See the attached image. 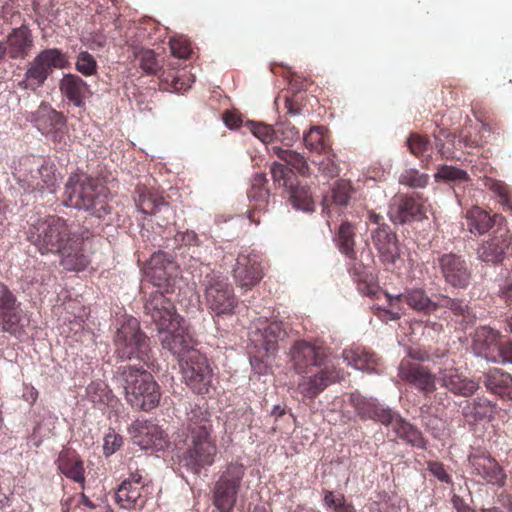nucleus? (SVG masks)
Here are the masks:
<instances>
[{
  "instance_id": "28",
  "label": "nucleus",
  "mask_w": 512,
  "mask_h": 512,
  "mask_svg": "<svg viewBox=\"0 0 512 512\" xmlns=\"http://www.w3.org/2000/svg\"><path fill=\"white\" fill-rule=\"evenodd\" d=\"M439 378L441 385L455 395L470 397L479 388L476 381L463 375L457 368L441 369Z\"/></svg>"
},
{
  "instance_id": "32",
  "label": "nucleus",
  "mask_w": 512,
  "mask_h": 512,
  "mask_svg": "<svg viewBox=\"0 0 512 512\" xmlns=\"http://www.w3.org/2000/svg\"><path fill=\"white\" fill-rule=\"evenodd\" d=\"M58 470L67 478L82 486L85 482L84 462L79 454L72 449H64L59 453L56 460Z\"/></svg>"
},
{
  "instance_id": "58",
  "label": "nucleus",
  "mask_w": 512,
  "mask_h": 512,
  "mask_svg": "<svg viewBox=\"0 0 512 512\" xmlns=\"http://www.w3.org/2000/svg\"><path fill=\"white\" fill-rule=\"evenodd\" d=\"M407 146L413 155L421 157L428 151L430 141L427 136L411 133L407 139Z\"/></svg>"
},
{
  "instance_id": "8",
  "label": "nucleus",
  "mask_w": 512,
  "mask_h": 512,
  "mask_svg": "<svg viewBox=\"0 0 512 512\" xmlns=\"http://www.w3.org/2000/svg\"><path fill=\"white\" fill-rule=\"evenodd\" d=\"M245 476V467L240 462L226 465L213 489V504L220 512H232Z\"/></svg>"
},
{
  "instance_id": "43",
  "label": "nucleus",
  "mask_w": 512,
  "mask_h": 512,
  "mask_svg": "<svg viewBox=\"0 0 512 512\" xmlns=\"http://www.w3.org/2000/svg\"><path fill=\"white\" fill-rule=\"evenodd\" d=\"M270 152H272L274 155H276L279 159L286 162L288 165H290L293 169H295L300 175L302 176H308L310 173L309 165L304 158L303 155L300 153L285 149L278 145H273L272 147L268 148Z\"/></svg>"
},
{
  "instance_id": "15",
  "label": "nucleus",
  "mask_w": 512,
  "mask_h": 512,
  "mask_svg": "<svg viewBox=\"0 0 512 512\" xmlns=\"http://www.w3.org/2000/svg\"><path fill=\"white\" fill-rule=\"evenodd\" d=\"M92 237L88 229L75 232V235L57 253L60 256V264L70 272L84 271L91 263L86 246Z\"/></svg>"
},
{
  "instance_id": "33",
  "label": "nucleus",
  "mask_w": 512,
  "mask_h": 512,
  "mask_svg": "<svg viewBox=\"0 0 512 512\" xmlns=\"http://www.w3.org/2000/svg\"><path fill=\"white\" fill-rule=\"evenodd\" d=\"M352 403L355 407L357 415L362 420H375L383 425L388 426L393 417V411L385 408L375 400L365 399L362 397H352Z\"/></svg>"
},
{
  "instance_id": "36",
  "label": "nucleus",
  "mask_w": 512,
  "mask_h": 512,
  "mask_svg": "<svg viewBox=\"0 0 512 512\" xmlns=\"http://www.w3.org/2000/svg\"><path fill=\"white\" fill-rule=\"evenodd\" d=\"M86 397L99 409L114 408L119 402L109 386L102 380L92 381L86 387Z\"/></svg>"
},
{
  "instance_id": "25",
  "label": "nucleus",
  "mask_w": 512,
  "mask_h": 512,
  "mask_svg": "<svg viewBox=\"0 0 512 512\" xmlns=\"http://www.w3.org/2000/svg\"><path fill=\"white\" fill-rule=\"evenodd\" d=\"M33 47V34L27 26L22 25L13 28L6 36L4 54L12 60H24L30 55Z\"/></svg>"
},
{
  "instance_id": "54",
  "label": "nucleus",
  "mask_w": 512,
  "mask_h": 512,
  "mask_svg": "<svg viewBox=\"0 0 512 512\" xmlns=\"http://www.w3.org/2000/svg\"><path fill=\"white\" fill-rule=\"evenodd\" d=\"M435 145L442 158L452 159L454 152L450 147L446 146V142L454 145L455 137L452 133L444 128H439L437 132H434Z\"/></svg>"
},
{
  "instance_id": "49",
  "label": "nucleus",
  "mask_w": 512,
  "mask_h": 512,
  "mask_svg": "<svg viewBox=\"0 0 512 512\" xmlns=\"http://www.w3.org/2000/svg\"><path fill=\"white\" fill-rule=\"evenodd\" d=\"M290 200L292 204L304 211L312 209L313 201L312 195L307 187L296 185L295 183L288 190Z\"/></svg>"
},
{
  "instance_id": "10",
  "label": "nucleus",
  "mask_w": 512,
  "mask_h": 512,
  "mask_svg": "<svg viewBox=\"0 0 512 512\" xmlns=\"http://www.w3.org/2000/svg\"><path fill=\"white\" fill-rule=\"evenodd\" d=\"M32 125L45 137L55 144L65 142L67 134V120L61 113L48 103L41 102L38 108L27 118Z\"/></svg>"
},
{
  "instance_id": "30",
  "label": "nucleus",
  "mask_w": 512,
  "mask_h": 512,
  "mask_svg": "<svg viewBox=\"0 0 512 512\" xmlns=\"http://www.w3.org/2000/svg\"><path fill=\"white\" fill-rule=\"evenodd\" d=\"M148 490L143 485H132L123 481L115 492V501L120 508L141 511L148 498Z\"/></svg>"
},
{
  "instance_id": "41",
  "label": "nucleus",
  "mask_w": 512,
  "mask_h": 512,
  "mask_svg": "<svg viewBox=\"0 0 512 512\" xmlns=\"http://www.w3.org/2000/svg\"><path fill=\"white\" fill-rule=\"evenodd\" d=\"M58 186V178L56 175V168L53 164H43L37 170L35 175L31 176V181L28 183V188L31 191L43 192L48 190L51 193L56 191Z\"/></svg>"
},
{
  "instance_id": "21",
  "label": "nucleus",
  "mask_w": 512,
  "mask_h": 512,
  "mask_svg": "<svg viewBox=\"0 0 512 512\" xmlns=\"http://www.w3.org/2000/svg\"><path fill=\"white\" fill-rule=\"evenodd\" d=\"M326 359L325 349L307 341H297L290 349V360L298 374L312 373L321 367Z\"/></svg>"
},
{
  "instance_id": "4",
  "label": "nucleus",
  "mask_w": 512,
  "mask_h": 512,
  "mask_svg": "<svg viewBox=\"0 0 512 512\" xmlns=\"http://www.w3.org/2000/svg\"><path fill=\"white\" fill-rule=\"evenodd\" d=\"M74 235L66 219L49 215L30 225L27 239L42 255L57 254Z\"/></svg>"
},
{
  "instance_id": "3",
  "label": "nucleus",
  "mask_w": 512,
  "mask_h": 512,
  "mask_svg": "<svg viewBox=\"0 0 512 512\" xmlns=\"http://www.w3.org/2000/svg\"><path fill=\"white\" fill-rule=\"evenodd\" d=\"M121 377L125 399L133 409L149 412L159 405L160 387L150 372L143 367L126 365L122 367Z\"/></svg>"
},
{
  "instance_id": "56",
  "label": "nucleus",
  "mask_w": 512,
  "mask_h": 512,
  "mask_svg": "<svg viewBox=\"0 0 512 512\" xmlns=\"http://www.w3.org/2000/svg\"><path fill=\"white\" fill-rule=\"evenodd\" d=\"M436 180L443 181H467L469 176L466 171L451 165H443L438 168L435 174Z\"/></svg>"
},
{
  "instance_id": "17",
  "label": "nucleus",
  "mask_w": 512,
  "mask_h": 512,
  "mask_svg": "<svg viewBox=\"0 0 512 512\" xmlns=\"http://www.w3.org/2000/svg\"><path fill=\"white\" fill-rule=\"evenodd\" d=\"M426 199L419 193L395 195L390 204L389 217L394 223L404 224L421 219L426 212Z\"/></svg>"
},
{
  "instance_id": "55",
  "label": "nucleus",
  "mask_w": 512,
  "mask_h": 512,
  "mask_svg": "<svg viewBox=\"0 0 512 512\" xmlns=\"http://www.w3.org/2000/svg\"><path fill=\"white\" fill-rule=\"evenodd\" d=\"M429 176L416 169H406L399 176V183L411 188H423L428 184Z\"/></svg>"
},
{
  "instance_id": "26",
  "label": "nucleus",
  "mask_w": 512,
  "mask_h": 512,
  "mask_svg": "<svg viewBox=\"0 0 512 512\" xmlns=\"http://www.w3.org/2000/svg\"><path fill=\"white\" fill-rule=\"evenodd\" d=\"M372 241L378 250L381 261L386 266H394L400 257V249L396 235L388 225L377 227L372 232Z\"/></svg>"
},
{
  "instance_id": "35",
  "label": "nucleus",
  "mask_w": 512,
  "mask_h": 512,
  "mask_svg": "<svg viewBox=\"0 0 512 512\" xmlns=\"http://www.w3.org/2000/svg\"><path fill=\"white\" fill-rule=\"evenodd\" d=\"M464 218L467 230L475 236H481L494 227L498 214L491 215L483 208L473 206L467 210Z\"/></svg>"
},
{
  "instance_id": "44",
  "label": "nucleus",
  "mask_w": 512,
  "mask_h": 512,
  "mask_svg": "<svg viewBox=\"0 0 512 512\" xmlns=\"http://www.w3.org/2000/svg\"><path fill=\"white\" fill-rule=\"evenodd\" d=\"M336 244L340 252L352 261L356 260L355 227L349 222H343L336 235Z\"/></svg>"
},
{
  "instance_id": "51",
  "label": "nucleus",
  "mask_w": 512,
  "mask_h": 512,
  "mask_svg": "<svg viewBox=\"0 0 512 512\" xmlns=\"http://www.w3.org/2000/svg\"><path fill=\"white\" fill-rule=\"evenodd\" d=\"M487 132H489V130L485 125H482L480 129L465 127L460 131L459 141L462 142L465 147L477 148L486 143L484 140V133Z\"/></svg>"
},
{
  "instance_id": "61",
  "label": "nucleus",
  "mask_w": 512,
  "mask_h": 512,
  "mask_svg": "<svg viewBox=\"0 0 512 512\" xmlns=\"http://www.w3.org/2000/svg\"><path fill=\"white\" fill-rule=\"evenodd\" d=\"M324 154L323 158L317 162L319 171L327 178L337 177L340 173V169L334 160L335 155L331 154L330 150Z\"/></svg>"
},
{
  "instance_id": "46",
  "label": "nucleus",
  "mask_w": 512,
  "mask_h": 512,
  "mask_svg": "<svg viewBox=\"0 0 512 512\" xmlns=\"http://www.w3.org/2000/svg\"><path fill=\"white\" fill-rule=\"evenodd\" d=\"M248 198L250 200V210L248 213L249 220L258 225L260 224V218L256 217L259 212H265L269 204V190L268 189H249Z\"/></svg>"
},
{
  "instance_id": "48",
  "label": "nucleus",
  "mask_w": 512,
  "mask_h": 512,
  "mask_svg": "<svg viewBox=\"0 0 512 512\" xmlns=\"http://www.w3.org/2000/svg\"><path fill=\"white\" fill-rule=\"evenodd\" d=\"M484 186L499 198L504 210L512 212V191L506 183L487 177L484 179Z\"/></svg>"
},
{
  "instance_id": "29",
  "label": "nucleus",
  "mask_w": 512,
  "mask_h": 512,
  "mask_svg": "<svg viewBox=\"0 0 512 512\" xmlns=\"http://www.w3.org/2000/svg\"><path fill=\"white\" fill-rule=\"evenodd\" d=\"M177 269L178 267L172 255L158 251L150 258L148 275L155 286L161 287L169 283V280L176 274Z\"/></svg>"
},
{
  "instance_id": "16",
  "label": "nucleus",
  "mask_w": 512,
  "mask_h": 512,
  "mask_svg": "<svg viewBox=\"0 0 512 512\" xmlns=\"http://www.w3.org/2000/svg\"><path fill=\"white\" fill-rule=\"evenodd\" d=\"M399 378L418 390L424 398L430 399V395L436 390V375L421 363L402 359L398 367Z\"/></svg>"
},
{
  "instance_id": "37",
  "label": "nucleus",
  "mask_w": 512,
  "mask_h": 512,
  "mask_svg": "<svg viewBox=\"0 0 512 512\" xmlns=\"http://www.w3.org/2000/svg\"><path fill=\"white\" fill-rule=\"evenodd\" d=\"M484 385L490 392L512 400V376L501 369L489 370Z\"/></svg>"
},
{
  "instance_id": "24",
  "label": "nucleus",
  "mask_w": 512,
  "mask_h": 512,
  "mask_svg": "<svg viewBox=\"0 0 512 512\" xmlns=\"http://www.w3.org/2000/svg\"><path fill=\"white\" fill-rule=\"evenodd\" d=\"M388 304L394 307L398 302H405L411 309L424 315H430L438 310V296L432 300L422 288L406 289L404 293L391 296L385 293Z\"/></svg>"
},
{
  "instance_id": "14",
  "label": "nucleus",
  "mask_w": 512,
  "mask_h": 512,
  "mask_svg": "<svg viewBox=\"0 0 512 512\" xmlns=\"http://www.w3.org/2000/svg\"><path fill=\"white\" fill-rule=\"evenodd\" d=\"M144 309L145 315L150 318L158 332L171 329L178 322H183L173 301L161 291H154L149 295Z\"/></svg>"
},
{
  "instance_id": "64",
  "label": "nucleus",
  "mask_w": 512,
  "mask_h": 512,
  "mask_svg": "<svg viewBox=\"0 0 512 512\" xmlns=\"http://www.w3.org/2000/svg\"><path fill=\"white\" fill-rule=\"evenodd\" d=\"M103 453L106 457L114 454L123 445V438L114 430L107 433L103 439Z\"/></svg>"
},
{
  "instance_id": "2",
  "label": "nucleus",
  "mask_w": 512,
  "mask_h": 512,
  "mask_svg": "<svg viewBox=\"0 0 512 512\" xmlns=\"http://www.w3.org/2000/svg\"><path fill=\"white\" fill-rule=\"evenodd\" d=\"M63 203L67 207L84 209L98 218L110 212L107 188L98 179L83 172L69 176L65 184Z\"/></svg>"
},
{
  "instance_id": "47",
  "label": "nucleus",
  "mask_w": 512,
  "mask_h": 512,
  "mask_svg": "<svg viewBox=\"0 0 512 512\" xmlns=\"http://www.w3.org/2000/svg\"><path fill=\"white\" fill-rule=\"evenodd\" d=\"M349 273L354 277L358 283V290L366 296H376L379 292V286L373 282H369V275L365 272V267L362 263H354L349 265Z\"/></svg>"
},
{
  "instance_id": "31",
  "label": "nucleus",
  "mask_w": 512,
  "mask_h": 512,
  "mask_svg": "<svg viewBox=\"0 0 512 512\" xmlns=\"http://www.w3.org/2000/svg\"><path fill=\"white\" fill-rule=\"evenodd\" d=\"M134 201L139 211L145 215H155L169 205L163 192L145 185L136 187Z\"/></svg>"
},
{
  "instance_id": "7",
  "label": "nucleus",
  "mask_w": 512,
  "mask_h": 512,
  "mask_svg": "<svg viewBox=\"0 0 512 512\" xmlns=\"http://www.w3.org/2000/svg\"><path fill=\"white\" fill-rule=\"evenodd\" d=\"M116 353L121 359H138L145 364L150 360L149 339L140 329L139 321L131 317L122 323L115 335Z\"/></svg>"
},
{
  "instance_id": "59",
  "label": "nucleus",
  "mask_w": 512,
  "mask_h": 512,
  "mask_svg": "<svg viewBox=\"0 0 512 512\" xmlns=\"http://www.w3.org/2000/svg\"><path fill=\"white\" fill-rule=\"evenodd\" d=\"M472 405L475 420L490 418L494 414L495 404L485 397H477Z\"/></svg>"
},
{
  "instance_id": "45",
  "label": "nucleus",
  "mask_w": 512,
  "mask_h": 512,
  "mask_svg": "<svg viewBox=\"0 0 512 512\" xmlns=\"http://www.w3.org/2000/svg\"><path fill=\"white\" fill-rule=\"evenodd\" d=\"M306 148L318 153H327L331 150L329 137L324 126H314L303 135Z\"/></svg>"
},
{
  "instance_id": "50",
  "label": "nucleus",
  "mask_w": 512,
  "mask_h": 512,
  "mask_svg": "<svg viewBox=\"0 0 512 512\" xmlns=\"http://www.w3.org/2000/svg\"><path fill=\"white\" fill-rule=\"evenodd\" d=\"M324 504L333 512H356L354 505L345 496L334 491L324 490Z\"/></svg>"
},
{
  "instance_id": "13",
  "label": "nucleus",
  "mask_w": 512,
  "mask_h": 512,
  "mask_svg": "<svg viewBox=\"0 0 512 512\" xmlns=\"http://www.w3.org/2000/svg\"><path fill=\"white\" fill-rule=\"evenodd\" d=\"M28 320L21 303L7 285L0 282V326L3 332L13 336L21 335Z\"/></svg>"
},
{
  "instance_id": "63",
  "label": "nucleus",
  "mask_w": 512,
  "mask_h": 512,
  "mask_svg": "<svg viewBox=\"0 0 512 512\" xmlns=\"http://www.w3.org/2000/svg\"><path fill=\"white\" fill-rule=\"evenodd\" d=\"M129 470L130 475L127 479L124 481L130 482L133 486L134 485H143L146 490L149 489L150 480L148 479L147 475L145 474L143 469H139L137 466L136 461L130 460L129 462Z\"/></svg>"
},
{
  "instance_id": "22",
  "label": "nucleus",
  "mask_w": 512,
  "mask_h": 512,
  "mask_svg": "<svg viewBox=\"0 0 512 512\" xmlns=\"http://www.w3.org/2000/svg\"><path fill=\"white\" fill-rule=\"evenodd\" d=\"M340 378V371L334 365L324 363L321 367H316L315 373L304 374L297 389L304 397L314 399Z\"/></svg>"
},
{
  "instance_id": "39",
  "label": "nucleus",
  "mask_w": 512,
  "mask_h": 512,
  "mask_svg": "<svg viewBox=\"0 0 512 512\" xmlns=\"http://www.w3.org/2000/svg\"><path fill=\"white\" fill-rule=\"evenodd\" d=\"M60 90L75 106L81 107L90 93L87 84L78 76L68 74L60 82Z\"/></svg>"
},
{
  "instance_id": "57",
  "label": "nucleus",
  "mask_w": 512,
  "mask_h": 512,
  "mask_svg": "<svg viewBox=\"0 0 512 512\" xmlns=\"http://www.w3.org/2000/svg\"><path fill=\"white\" fill-rule=\"evenodd\" d=\"M249 127L255 137L271 147L275 144V129L267 124L250 122Z\"/></svg>"
},
{
  "instance_id": "40",
  "label": "nucleus",
  "mask_w": 512,
  "mask_h": 512,
  "mask_svg": "<svg viewBox=\"0 0 512 512\" xmlns=\"http://www.w3.org/2000/svg\"><path fill=\"white\" fill-rule=\"evenodd\" d=\"M499 334L496 330L482 326L476 329L473 336V350L476 354L488 358L490 353L498 349Z\"/></svg>"
},
{
  "instance_id": "38",
  "label": "nucleus",
  "mask_w": 512,
  "mask_h": 512,
  "mask_svg": "<svg viewBox=\"0 0 512 512\" xmlns=\"http://www.w3.org/2000/svg\"><path fill=\"white\" fill-rule=\"evenodd\" d=\"M449 309L455 318L464 329L466 325L472 324L475 320V315L469 306L461 299L450 298L447 295H438V309Z\"/></svg>"
},
{
  "instance_id": "5",
  "label": "nucleus",
  "mask_w": 512,
  "mask_h": 512,
  "mask_svg": "<svg viewBox=\"0 0 512 512\" xmlns=\"http://www.w3.org/2000/svg\"><path fill=\"white\" fill-rule=\"evenodd\" d=\"M204 304L213 317L232 315L238 305L232 284L222 273L208 270L200 280Z\"/></svg>"
},
{
  "instance_id": "52",
  "label": "nucleus",
  "mask_w": 512,
  "mask_h": 512,
  "mask_svg": "<svg viewBox=\"0 0 512 512\" xmlns=\"http://www.w3.org/2000/svg\"><path fill=\"white\" fill-rule=\"evenodd\" d=\"M270 170L274 183L284 187L286 190L291 188L296 181L292 169L279 162H273Z\"/></svg>"
},
{
  "instance_id": "27",
  "label": "nucleus",
  "mask_w": 512,
  "mask_h": 512,
  "mask_svg": "<svg viewBox=\"0 0 512 512\" xmlns=\"http://www.w3.org/2000/svg\"><path fill=\"white\" fill-rule=\"evenodd\" d=\"M160 341L164 349L169 350L173 355H177L180 359L187 354L192 348V337L183 326L182 322H178L171 329L158 332Z\"/></svg>"
},
{
  "instance_id": "53",
  "label": "nucleus",
  "mask_w": 512,
  "mask_h": 512,
  "mask_svg": "<svg viewBox=\"0 0 512 512\" xmlns=\"http://www.w3.org/2000/svg\"><path fill=\"white\" fill-rule=\"evenodd\" d=\"M300 137L299 130L290 123H282L275 129V144L281 143L283 146H292Z\"/></svg>"
},
{
  "instance_id": "62",
  "label": "nucleus",
  "mask_w": 512,
  "mask_h": 512,
  "mask_svg": "<svg viewBox=\"0 0 512 512\" xmlns=\"http://www.w3.org/2000/svg\"><path fill=\"white\" fill-rule=\"evenodd\" d=\"M140 67L148 74H156L160 65L156 54L152 50H142L139 53Z\"/></svg>"
},
{
  "instance_id": "1",
  "label": "nucleus",
  "mask_w": 512,
  "mask_h": 512,
  "mask_svg": "<svg viewBox=\"0 0 512 512\" xmlns=\"http://www.w3.org/2000/svg\"><path fill=\"white\" fill-rule=\"evenodd\" d=\"M175 446L180 463L194 473H199L204 467L214 463L217 444L207 410L199 406L191 409L187 414L186 424L177 434Z\"/></svg>"
},
{
  "instance_id": "9",
  "label": "nucleus",
  "mask_w": 512,
  "mask_h": 512,
  "mask_svg": "<svg viewBox=\"0 0 512 512\" xmlns=\"http://www.w3.org/2000/svg\"><path fill=\"white\" fill-rule=\"evenodd\" d=\"M185 384L196 394H207L212 387L213 369L207 357L198 350H188L179 359Z\"/></svg>"
},
{
  "instance_id": "23",
  "label": "nucleus",
  "mask_w": 512,
  "mask_h": 512,
  "mask_svg": "<svg viewBox=\"0 0 512 512\" xmlns=\"http://www.w3.org/2000/svg\"><path fill=\"white\" fill-rule=\"evenodd\" d=\"M134 444L143 449L160 446L166 443V434L152 420H135L128 429Z\"/></svg>"
},
{
  "instance_id": "19",
  "label": "nucleus",
  "mask_w": 512,
  "mask_h": 512,
  "mask_svg": "<svg viewBox=\"0 0 512 512\" xmlns=\"http://www.w3.org/2000/svg\"><path fill=\"white\" fill-rule=\"evenodd\" d=\"M233 276L241 288L251 289L257 285L263 278L259 253L255 250H242L236 259Z\"/></svg>"
},
{
  "instance_id": "60",
  "label": "nucleus",
  "mask_w": 512,
  "mask_h": 512,
  "mask_svg": "<svg viewBox=\"0 0 512 512\" xmlns=\"http://www.w3.org/2000/svg\"><path fill=\"white\" fill-rule=\"evenodd\" d=\"M76 69L85 76H91L97 72V62L90 53L83 51L77 57Z\"/></svg>"
},
{
  "instance_id": "6",
  "label": "nucleus",
  "mask_w": 512,
  "mask_h": 512,
  "mask_svg": "<svg viewBox=\"0 0 512 512\" xmlns=\"http://www.w3.org/2000/svg\"><path fill=\"white\" fill-rule=\"evenodd\" d=\"M66 55L57 48H48L38 53L28 62L23 78L17 86L22 90L36 92L56 69L66 67Z\"/></svg>"
},
{
  "instance_id": "34",
  "label": "nucleus",
  "mask_w": 512,
  "mask_h": 512,
  "mask_svg": "<svg viewBox=\"0 0 512 512\" xmlns=\"http://www.w3.org/2000/svg\"><path fill=\"white\" fill-rule=\"evenodd\" d=\"M344 361L355 369L369 373H379V358L365 347H351L342 353Z\"/></svg>"
},
{
  "instance_id": "18",
  "label": "nucleus",
  "mask_w": 512,
  "mask_h": 512,
  "mask_svg": "<svg viewBox=\"0 0 512 512\" xmlns=\"http://www.w3.org/2000/svg\"><path fill=\"white\" fill-rule=\"evenodd\" d=\"M512 254V233L507 228H498L477 249L479 260L489 264H501Z\"/></svg>"
},
{
  "instance_id": "42",
  "label": "nucleus",
  "mask_w": 512,
  "mask_h": 512,
  "mask_svg": "<svg viewBox=\"0 0 512 512\" xmlns=\"http://www.w3.org/2000/svg\"><path fill=\"white\" fill-rule=\"evenodd\" d=\"M353 192V187L349 181L338 180L331 191V203H328L329 199L327 197L323 201L324 210L331 213V210L335 207H346Z\"/></svg>"
},
{
  "instance_id": "11",
  "label": "nucleus",
  "mask_w": 512,
  "mask_h": 512,
  "mask_svg": "<svg viewBox=\"0 0 512 512\" xmlns=\"http://www.w3.org/2000/svg\"><path fill=\"white\" fill-rule=\"evenodd\" d=\"M434 263L444 281L453 288L465 289L472 280V265L462 255L455 252L438 253Z\"/></svg>"
},
{
  "instance_id": "12",
  "label": "nucleus",
  "mask_w": 512,
  "mask_h": 512,
  "mask_svg": "<svg viewBox=\"0 0 512 512\" xmlns=\"http://www.w3.org/2000/svg\"><path fill=\"white\" fill-rule=\"evenodd\" d=\"M286 336L283 324L278 321H261L254 331L250 333V342L258 355L254 359L265 360L273 357L278 351V342Z\"/></svg>"
},
{
  "instance_id": "20",
  "label": "nucleus",
  "mask_w": 512,
  "mask_h": 512,
  "mask_svg": "<svg viewBox=\"0 0 512 512\" xmlns=\"http://www.w3.org/2000/svg\"><path fill=\"white\" fill-rule=\"evenodd\" d=\"M469 473L479 482L503 486L506 475L502 467L489 453L477 452L468 456Z\"/></svg>"
}]
</instances>
